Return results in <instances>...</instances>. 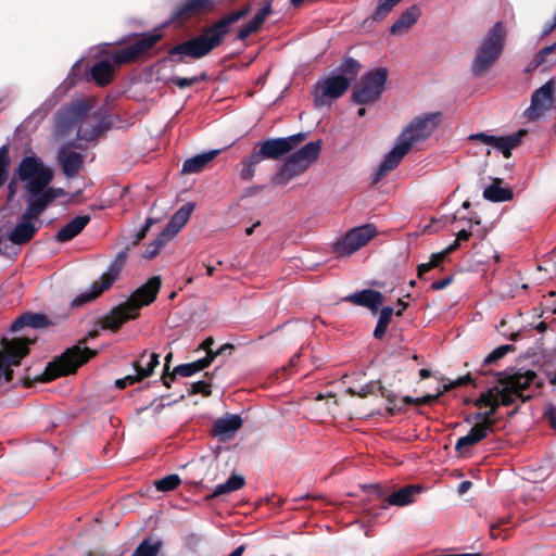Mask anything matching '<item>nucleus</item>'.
I'll return each instance as SVG.
<instances>
[{
    "instance_id": "obj_1",
    "label": "nucleus",
    "mask_w": 556,
    "mask_h": 556,
    "mask_svg": "<svg viewBox=\"0 0 556 556\" xmlns=\"http://www.w3.org/2000/svg\"><path fill=\"white\" fill-rule=\"evenodd\" d=\"M17 176L25 182L26 203L30 215L43 213L55 199L65 195L64 189L50 186L53 172L37 155L22 159Z\"/></svg>"
},
{
    "instance_id": "obj_2",
    "label": "nucleus",
    "mask_w": 556,
    "mask_h": 556,
    "mask_svg": "<svg viewBox=\"0 0 556 556\" xmlns=\"http://www.w3.org/2000/svg\"><path fill=\"white\" fill-rule=\"evenodd\" d=\"M249 12L250 8L244 7L220 17L211 26L205 27L200 35L169 49V59L173 62H182L185 56L201 59L222 45L224 38L230 31L231 25L245 17Z\"/></svg>"
},
{
    "instance_id": "obj_3",
    "label": "nucleus",
    "mask_w": 556,
    "mask_h": 556,
    "mask_svg": "<svg viewBox=\"0 0 556 556\" xmlns=\"http://www.w3.org/2000/svg\"><path fill=\"white\" fill-rule=\"evenodd\" d=\"M541 381L533 370L518 371L501 382V386L481 393L476 405L492 406L496 410L500 405H511L517 400L525 402L538 391Z\"/></svg>"
},
{
    "instance_id": "obj_4",
    "label": "nucleus",
    "mask_w": 556,
    "mask_h": 556,
    "mask_svg": "<svg viewBox=\"0 0 556 556\" xmlns=\"http://www.w3.org/2000/svg\"><path fill=\"white\" fill-rule=\"evenodd\" d=\"M90 100H78L64 105L55 115V134L65 136L74 128L79 140L91 141L105 130L100 116L91 113Z\"/></svg>"
},
{
    "instance_id": "obj_5",
    "label": "nucleus",
    "mask_w": 556,
    "mask_h": 556,
    "mask_svg": "<svg viewBox=\"0 0 556 556\" xmlns=\"http://www.w3.org/2000/svg\"><path fill=\"white\" fill-rule=\"evenodd\" d=\"M160 288V276L151 277L144 285L132 292L125 303L114 307L104 316L102 327L115 331L126 321L135 319L141 307L151 304L156 299Z\"/></svg>"
},
{
    "instance_id": "obj_6",
    "label": "nucleus",
    "mask_w": 556,
    "mask_h": 556,
    "mask_svg": "<svg viewBox=\"0 0 556 556\" xmlns=\"http://www.w3.org/2000/svg\"><path fill=\"white\" fill-rule=\"evenodd\" d=\"M161 34L152 33L137 39L134 43L111 54L109 59L93 64L90 70L92 79L100 86L108 85L113 77L115 66L128 63L150 50L160 39Z\"/></svg>"
},
{
    "instance_id": "obj_7",
    "label": "nucleus",
    "mask_w": 556,
    "mask_h": 556,
    "mask_svg": "<svg viewBox=\"0 0 556 556\" xmlns=\"http://www.w3.org/2000/svg\"><path fill=\"white\" fill-rule=\"evenodd\" d=\"M505 40V27L502 22H496L476 49L470 66L475 76L485 74L495 64L504 50Z\"/></svg>"
},
{
    "instance_id": "obj_8",
    "label": "nucleus",
    "mask_w": 556,
    "mask_h": 556,
    "mask_svg": "<svg viewBox=\"0 0 556 556\" xmlns=\"http://www.w3.org/2000/svg\"><path fill=\"white\" fill-rule=\"evenodd\" d=\"M127 260L126 250L119 251L114 260L108 266V269L102 274L99 280L92 282L90 289L77 295L73 304L76 306H80L91 300H94L104 291L110 289L112 285L115 282L117 277L119 276L125 263Z\"/></svg>"
},
{
    "instance_id": "obj_9",
    "label": "nucleus",
    "mask_w": 556,
    "mask_h": 556,
    "mask_svg": "<svg viewBox=\"0 0 556 556\" xmlns=\"http://www.w3.org/2000/svg\"><path fill=\"white\" fill-rule=\"evenodd\" d=\"M93 355L94 352L87 346L75 345L66 350L58 361L47 366L45 377L47 380H51L59 376L73 374Z\"/></svg>"
},
{
    "instance_id": "obj_10",
    "label": "nucleus",
    "mask_w": 556,
    "mask_h": 556,
    "mask_svg": "<svg viewBox=\"0 0 556 556\" xmlns=\"http://www.w3.org/2000/svg\"><path fill=\"white\" fill-rule=\"evenodd\" d=\"M441 123V113H426L416 116L399 135V139L410 150L428 139Z\"/></svg>"
},
{
    "instance_id": "obj_11",
    "label": "nucleus",
    "mask_w": 556,
    "mask_h": 556,
    "mask_svg": "<svg viewBox=\"0 0 556 556\" xmlns=\"http://www.w3.org/2000/svg\"><path fill=\"white\" fill-rule=\"evenodd\" d=\"M29 338L3 339L0 350V381L10 382L12 380V366H18L21 359L29 352Z\"/></svg>"
},
{
    "instance_id": "obj_12",
    "label": "nucleus",
    "mask_w": 556,
    "mask_h": 556,
    "mask_svg": "<svg viewBox=\"0 0 556 556\" xmlns=\"http://www.w3.org/2000/svg\"><path fill=\"white\" fill-rule=\"evenodd\" d=\"M387 76V70L383 67L366 72L353 91L354 102L367 104L378 100L384 89Z\"/></svg>"
},
{
    "instance_id": "obj_13",
    "label": "nucleus",
    "mask_w": 556,
    "mask_h": 556,
    "mask_svg": "<svg viewBox=\"0 0 556 556\" xmlns=\"http://www.w3.org/2000/svg\"><path fill=\"white\" fill-rule=\"evenodd\" d=\"M376 228L372 225H364L351 229L333 245L337 256H349L359 250L374 238Z\"/></svg>"
},
{
    "instance_id": "obj_14",
    "label": "nucleus",
    "mask_w": 556,
    "mask_h": 556,
    "mask_svg": "<svg viewBox=\"0 0 556 556\" xmlns=\"http://www.w3.org/2000/svg\"><path fill=\"white\" fill-rule=\"evenodd\" d=\"M350 86V79L340 75H330L320 79L314 91V102L316 106H324L329 103V100L341 97Z\"/></svg>"
},
{
    "instance_id": "obj_15",
    "label": "nucleus",
    "mask_w": 556,
    "mask_h": 556,
    "mask_svg": "<svg viewBox=\"0 0 556 556\" xmlns=\"http://www.w3.org/2000/svg\"><path fill=\"white\" fill-rule=\"evenodd\" d=\"M489 410L485 413H477L475 415V419L477 420L476 425L470 429V431L460 437L456 444L455 450L460 452L468 446L475 445L481 440H483L494 428L495 420L493 418L495 414V409L492 406H488Z\"/></svg>"
},
{
    "instance_id": "obj_16",
    "label": "nucleus",
    "mask_w": 556,
    "mask_h": 556,
    "mask_svg": "<svg viewBox=\"0 0 556 556\" xmlns=\"http://www.w3.org/2000/svg\"><path fill=\"white\" fill-rule=\"evenodd\" d=\"M555 83L549 79L542 87L536 89L531 96L530 106L525 111V116L530 121H535L544 115L555 101Z\"/></svg>"
},
{
    "instance_id": "obj_17",
    "label": "nucleus",
    "mask_w": 556,
    "mask_h": 556,
    "mask_svg": "<svg viewBox=\"0 0 556 556\" xmlns=\"http://www.w3.org/2000/svg\"><path fill=\"white\" fill-rule=\"evenodd\" d=\"M305 138L303 132H299L289 137L268 139L258 143L257 151L264 159L276 160L283 154L289 153L294 147L302 142Z\"/></svg>"
},
{
    "instance_id": "obj_18",
    "label": "nucleus",
    "mask_w": 556,
    "mask_h": 556,
    "mask_svg": "<svg viewBox=\"0 0 556 556\" xmlns=\"http://www.w3.org/2000/svg\"><path fill=\"white\" fill-rule=\"evenodd\" d=\"M159 365V354L144 351L139 359L134 362L135 375H127L123 379L116 380V387L124 389L128 386H132L142 379L150 377L154 368Z\"/></svg>"
},
{
    "instance_id": "obj_19",
    "label": "nucleus",
    "mask_w": 556,
    "mask_h": 556,
    "mask_svg": "<svg viewBox=\"0 0 556 556\" xmlns=\"http://www.w3.org/2000/svg\"><path fill=\"white\" fill-rule=\"evenodd\" d=\"M41 214L42 213H38L36 215L28 214V205H27L25 212L22 215L21 220L10 231L8 239L13 244H18V245L29 242L35 237V235L38 230L37 222Z\"/></svg>"
},
{
    "instance_id": "obj_20",
    "label": "nucleus",
    "mask_w": 556,
    "mask_h": 556,
    "mask_svg": "<svg viewBox=\"0 0 556 556\" xmlns=\"http://www.w3.org/2000/svg\"><path fill=\"white\" fill-rule=\"evenodd\" d=\"M409 152L407 144L396 139L395 146L386 154L374 173L372 182L380 181L388 173L397 167L402 159Z\"/></svg>"
},
{
    "instance_id": "obj_21",
    "label": "nucleus",
    "mask_w": 556,
    "mask_h": 556,
    "mask_svg": "<svg viewBox=\"0 0 556 556\" xmlns=\"http://www.w3.org/2000/svg\"><path fill=\"white\" fill-rule=\"evenodd\" d=\"M58 161L66 177H75L84 164V155L76 152L71 144H63L58 152Z\"/></svg>"
},
{
    "instance_id": "obj_22",
    "label": "nucleus",
    "mask_w": 556,
    "mask_h": 556,
    "mask_svg": "<svg viewBox=\"0 0 556 556\" xmlns=\"http://www.w3.org/2000/svg\"><path fill=\"white\" fill-rule=\"evenodd\" d=\"M215 8L214 0H186L173 13L175 20H188Z\"/></svg>"
},
{
    "instance_id": "obj_23",
    "label": "nucleus",
    "mask_w": 556,
    "mask_h": 556,
    "mask_svg": "<svg viewBox=\"0 0 556 556\" xmlns=\"http://www.w3.org/2000/svg\"><path fill=\"white\" fill-rule=\"evenodd\" d=\"M214 361V355H206L205 357L198 359L192 363L178 365L174 368V371L172 374H164L162 377L164 386L167 388L170 387V381L175 378L176 375H179L181 377H190L194 375L195 372H199L206 367H208L212 362Z\"/></svg>"
},
{
    "instance_id": "obj_24",
    "label": "nucleus",
    "mask_w": 556,
    "mask_h": 556,
    "mask_svg": "<svg viewBox=\"0 0 556 556\" xmlns=\"http://www.w3.org/2000/svg\"><path fill=\"white\" fill-rule=\"evenodd\" d=\"M194 210V204L188 202L179 207L175 214L170 217L166 227L162 231L163 237H166L168 240H172L187 224L192 212Z\"/></svg>"
},
{
    "instance_id": "obj_25",
    "label": "nucleus",
    "mask_w": 556,
    "mask_h": 556,
    "mask_svg": "<svg viewBox=\"0 0 556 556\" xmlns=\"http://www.w3.org/2000/svg\"><path fill=\"white\" fill-rule=\"evenodd\" d=\"M306 170L300 162L290 154L278 172L275 174L273 181L275 185H286L294 177L300 176Z\"/></svg>"
},
{
    "instance_id": "obj_26",
    "label": "nucleus",
    "mask_w": 556,
    "mask_h": 556,
    "mask_svg": "<svg viewBox=\"0 0 556 556\" xmlns=\"http://www.w3.org/2000/svg\"><path fill=\"white\" fill-rule=\"evenodd\" d=\"M306 170L300 162L290 154L278 172L275 174L273 181L275 185H286L294 177L300 176Z\"/></svg>"
},
{
    "instance_id": "obj_27",
    "label": "nucleus",
    "mask_w": 556,
    "mask_h": 556,
    "mask_svg": "<svg viewBox=\"0 0 556 556\" xmlns=\"http://www.w3.org/2000/svg\"><path fill=\"white\" fill-rule=\"evenodd\" d=\"M306 170L300 162L290 154L278 172L275 174L273 181L275 185H286L294 177L300 176Z\"/></svg>"
},
{
    "instance_id": "obj_28",
    "label": "nucleus",
    "mask_w": 556,
    "mask_h": 556,
    "mask_svg": "<svg viewBox=\"0 0 556 556\" xmlns=\"http://www.w3.org/2000/svg\"><path fill=\"white\" fill-rule=\"evenodd\" d=\"M242 418L239 415H227L214 421L213 432L223 440L230 439L241 428Z\"/></svg>"
},
{
    "instance_id": "obj_29",
    "label": "nucleus",
    "mask_w": 556,
    "mask_h": 556,
    "mask_svg": "<svg viewBox=\"0 0 556 556\" xmlns=\"http://www.w3.org/2000/svg\"><path fill=\"white\" fill-rule=\"evenodd\" d=\"M420 15L421 10L418 5L407 8L391 26V34L396 36L406 34L418 22Z\"/></svg>"
},
{
    "instance_id": "obj_30",
    "label": "nucleus",
    "mask_w": 556,
    "mask_h": 556,
    "mask_svg": "<svg viewBox=\"0 0 556 556\" xmlns=\"http://www.w3.org/2000/svg\"><path fill=\"white\" fill-rule=\"evenodd\" d=\"M344 300L355 305L364 306L372 312H376L382 303V294L376 290L365 289L349 294Z\"/></svg>"
},
{
    "instance_id": "obj_31",
    "label": "nucleus",
    "mask_w": 556,
    "mask_h": 556,
    "mask_svg": "<svg viewBox=\"0 0 556 556\" xmlns=\"http://www.w3.org/2000/svg\"><path fill=\"white\" fill-rule=\"evenodd\" d=\"M89 222L90 217L88 215L74 217L72 220L60 228L55 235V240L59 242H67L72 240L83 231Z\"/></svg>"
},
{
    "instance_id": "obj_32",
    "label": "nucleus",
    "mask_w": 556,
    "mask_h": 556,
    "mask_svg": "<svg viewBox=\"0 0 556 556\" xmlns=\"http://www.w3.org/2000/svg\"><path fill=\"white\" fill-rule=\"evenodd\" d=\"M525 135L526 130L521 129L507 136H495L491 147L502 152L505 157H509L511 155V150L521 143L522 137Z\"/></svg>"
},
{
    "instance_id": "obj_33",
    "label": "nucleus",
    "mask_w": 556,
    "mask_h": 556,
    "mask_svg": "<svg viewBox=\"0 0 556 556\" xmlns=\"http://www.w3.org/2000/svg\"><path fill=\"white\" fill-rule=\"evenodd\" d=\"M321 151V141H311L303 146L298 151L293 152L292 155L296 159L304 168H308L319 156Z\"/></svg>"
},
{
    "instance_id": "obj_34",
    "label": "nucleus",
    "mask_w": 556,
    "mask_h": 556,
    "mask_svg": "<svg viewBox=\"0 0 556 556\" xmlns=\"http://www.w3.org/2000/svg\"><path fill=\"white\" fill-rule=\"evenodd\" d=\"M321 151V141H311L303 146L298 151L293 152L292 155L296 159L304 168H308L319 156Z\"/></svg>"
},
{
    "instance_id": "obj_35",
    "label": "nucleus",
    "mask_w": 556,
    "mask_h": 556,
    "mask_svg": "<svg viewBox=\"0 0 556 556\" xmlns=\"http://www.w3.org/2000/svg\"><path fill=\"white\" fill-rule=\"evenodd\" d=\"M219 153V150H211L205 153L194 155L193 157L187 159L182 164L181 172L184 174H193L201 172L215 156Z\"/></svg>"
},
{
    "instance_id": "obj_36",
    "label": "nucleus",
    "mask_w": 556,
    "mask_h": 556,
    "mask_svg": "<svg viewBox=\"0 0 556 556\" xmlns=\"http://www.w3.org/2000/svg\"><path fill=\"white\" fill-rule=\"evenodd\" d=\"M421 492L420 485H406L389 495L388 502L395 506H405L414 502L415 495Z\"/></svg>"
},
{
    "instance_id": "obj_37",
    "label": "nucleus",
    "mask_w": 556,
    "mask_h": 556,
    "mask_svg": "<svg viewBox=\"0 0 556 556\" xmlns=\"http://www.w3.org/2000/svg\"><path fill=\"white\" fill-rule=\"evenodd\" d=\"M378 388L381 391V395L388 400L389 405H388L387 409L391 415H394L395 413L403 410L407 405L422 404V403L428 402V397L413 399L410 396H404L401 399L400 402H397L395 400V395H393L391 393L387 394L381 386H378Z\"/></svg>"
},
{
    "instance_id": "obj_38",
    "label": "nucleus",
    "mask_w": 556,
    "mask_h": 556,
    "mask_svg": "<svg viewBox=\"0 0 556 556\" xmlns=\"http://www.w3.org/2000/svg\"><path fill=\"white\" fill-rule=\"evenodd\" d=\"M48 325L47 317L42 314H25L20 316L11 325L12 331H18L23 327H30L34 329L43 328Z\"/></svg>"
},
{
    "instance_id": "obj_39",
    "label": "nucleus",
    "mask_w": 556,
    "mask_h": 556,
    "mask_svg": "<svg viewBox=\"0 0 556 556\" xmlns=\"http://www.w3.org/2000/svg\"><path fill=\"white\" fill-rule=\"evenodd\" d=\"M263 161V157L257 151V147H254L250 155L243 157L241 161L240 178L242 180H251L255 175V167Z\"/></svg>"
},
{
    "instance_id": "obj_40",
    "label": "nucleus",
    "mask_w": 556,
    "mask_h": 556,
    "mask_svg": "<svg viewBox=\"0 0 556 556\" xmlns=\"http://www.w3.org/2000/svg\"><path fill=\"white\" fill-rule=\"evenodd\" d=\"M500 180H495L483 191V198L491 202H505L513 199V191L509 188L501 187Z\"/></svg>"
},
{
    "instance_id": "obj_41",
    "label": "nucleus",
    "mask_w": 556,
    "mask_h": 556,
    "mask_svg": "<svg viewBox=\"0 0 556 556\" xmlns=\"http://www.w3.org/2000/svg\"><path fill=\"white\" fill-rule=\"evenodd\" d=\"M245 481L242 476L239 475H231L226 482L217 484L214 489L212 494L208 496L211 497H217L224 494H228L231 492H235L239 489H241L244 485Z\"/></svg>"
},
{
    "instance_id": "obj_42",
    "label": "nucleus",
    "mask_w": 556,
    "mask_h": 556,
    "mask_svg": "<svg viewBox=\"0 0 556 556\" xmlns=\"http://www.w3.org/2000/svg\"><path fill=\"white\" fill-rule=\"evenodd\" d=\"M161 546L160 540L148 538L138 545L131 556H157Z\"/></svg>"
},
{
    "instance_id": "obj_43",
    "label": "nucleus",
    "mask_w": 556,
    "mask_h": 556,
    "mask_svg": "<svg viewBox=\"0 0 556 556\" xmlns=\"http://www.w3.org/2000/svg\"><path fill=\"white\" fill-rule=\"evenodd\" d=\"M394 313L393 307L386 306L381 309L379 319L377 321L376 328L374 330V336L377 339L383 338L387 332L388 326Z\"/></svg>"
},
{
    "instance_id": "obj_44",
    "label": "nucleus",
    "mask_w": 556,
    "mask_h": 556,
    "mask_svg": "<svg viewBox=\"0 0 556 556\" xmlns=\"http://www.w3.org/2000/svg\"><path fill=\"white\" fill-rule=\"evenodd\" d=\"M401 0H378V4L371 14L374 21L384 18Z\"/></svg>"
},
{
    "instance_id": "obj_45",
    "label": "nucleus",
    "mask_w": 556,
    "mask_h": 556,
    "mask_svg": "<svg viewBox=\"0 0 556 556\" xmlns=\"http://www.w3.org/2000/svg\"><path fill=\"white\" fill-rule=\"evenodd\" d=\"M181 480L178 475H168L162 479H159L154 482V485L156 490L161 492H168L175 490L179 484Z\"/></svg>"
},
{
    "instance_id": "obj_46",
    "label": "nucleus",
    "mask_w": 556,
    "mask_h": 556,
    "mask_svg": "<svg viewBox=\"0 0 556 556\" xmlns=\"http://www.w3.org/2000/svg\"><path fill=\"white\" fill-rule=\"evenodd\" d=\"M169 240L166 237H163L161 232L155 240L149 243L143 252V257L146 260H152L154 256L159 254L161 249L168 242Z\"/></svg>"
},
{
    "instance_id": "obj_47",
    "label": "nucleus",
    "mask_w": 556,
    "mask_h": 556,
    "mask_svg": "<svg viewBox=\"0 0 556 556\" xmlns=\"http://www.w3.org/2000/svg\"><path fill=\"white\" fill-rule=\"evenodd\" d=\"M270 10V3H267L258 10V12L253 16V18L249 23H247L248 27L252 30L253 34L258 31V29L265 22L266 17L269 15Z\"/></svg>"
},
{
    "instance_id": "obj_48",
    "label": "nucleus",
    "mask_w": 556,
    "mask_h": 556,
    "mask_svg": "<svg viewBox=\"0 0 556 556\" xmlns=\"http://www.w3.org/2000/svg\"><path fill=\"white\" fill-rule=\"evenodd\" d=\"M270 10V3H267L258 10V12L253 16V18L249 23H247L248 27L252 30L253 34L258 31V29L265 22L266 17L269 15Z\"/></svg>"
},
{
    "instance_id": "obj_49",
    "label": "nucleus",
    "mask_w": 556,
    "mask_h": 556,
    "mask_svg": "<svg viewBox=\"0 0 556 556\" xmlns=\"http://www.w3.org/2000/svg\"><path fill=\"white\" fill-rule=\"evenodd\" d=\"M513 350V345L504 344L497 346L493 350L489 355H486L483 359V365H491L496 363L498 359L503 358L509 351Z\"/></svg>"
},
{
    "instance_id": "obj_50",
    "label": "nucleus",
    "mask_w": 556,
    "mask_h": 556,
    "mask_svg": "<svg viewBox=\"0 0 556 556\" xmlns=\"http://www.w3.org/2000/svg\"><path fill=\"white\" fill-rule=\"evenodd\" d=\"M58 102L56 96L50 97L33 113V116L39 117V119L45 118Z\"/></svg>"
},
{
    "instance_id": "obj_51",
    "label": "nucleus",
    "mask_w": 556,
    "mask_h": 556,
    "mask_svg": "<svg viewBox=\"0 0 556 556\" xmlns=\"http://www.w3.org/2000/svg\"><path fill=\"white\" fill-rule=\"evenodd\" d=\"M359 63L352 59V58H349V59H345L343 61V63L341 64L340 68L341 71L343 72V74H346L349 75V79L350 81L357 75V72L359 70Z\"/></svg>"
},
{
    "instance_id": "obj_52",
    "label": "nucleus",
    "mask_w": 556,
    "mask_h": 556,
    "mask_svg": "<svg viewBox=\"0 0 556 556\" xmlns=\"http://www.w3.org/2000/svg\"><path fill=\"white\" fill-rule=\"evenodd\" d=\"M506 523L505 519H502L498 523H493L490 526V535L492 539L501 538L503 534V539L507 538L508 529L503 528V530H500L502 526Z\"/></svg>"
},
{
    "instance_id": "obj_53",
    "label": "nucleus",
    "mask_w": 556,
    "mask_h": 556,
    "mask_svg": "<svg viewBox=\"0 0 556 556\" xmlns=\"http://www.w3.org/2000/svg\"><path fill=\"white\" fill-rule=\"evenodd\" d=\"M443 261H439V258H435V253H433L428 263H422L418 266V276L422 277L426 273H428L430 269L437 267Z\"/></svg>"
},
{
    "instance_id": "obj_54",
    "label": "nucleus",
    "mask_w": 556,
    "mask_h": 556,
    "mask_svg": "<svg viewBox=\"0 0 556 556\" xmlns=\"http://www.w3.org/2000/svg\"><path fill=\"white\" fill-rule=\"evenodd\" d=\"M543 417L551 427L556 428V407L553 404L549 403L545 406Z\"/></svg>"
},
{
    "instance_id": "obj_55",
    "label": "nucleus",
    "mask_w": 556,
    "mask_h": 556,
    "mask_svg": "<svg viewBox=\"0 0 556 556\" xmlns=\"http://www.w3.org/2000/svg\"><path fill=\"white\" fill-rule=\"evenodd\" d=\"M494 138H495V136L488 135L484 132L472 134L468 137L469 140L479 141L486 146H492Z\"/></svg>"
},
{
    "instance_id": "obj_56",
    "label": "nucleus",
    "mask_w": 556,
    "mask_h": 556,
    "mask_svg": "<svg viewBox=\"0 0 556 556\" xmlns=\"http://www.w3.org/2000/svg\"><path fill=\"white\" fill-rule=\"evenodd\" d=\"M172 81L177 87L184 89V88L192 86L197 81V78L195 77H174L172 79Z\"/></svg>"
},
{
    "instance_id": "obj_57",
    "label": "nucleus",
    "mask_w": 556,
    "mask_h": 556,
    "mask_svg": "<svg viewBox=\"0 0 556 556\" xmlns=\"http://www.w3.org/2000/svg\"><path fill=\"white\" fill-rule=\"evenodd\" d=\"M154 223H155V220L151 217L146 219L144 225L138 231V233L136 236V242L141 241L147 236L148 231L150 230V228L153 226Z\"/></svg>"
},
{
    "instance_id": "obj_58",
    "label": "nucleus",
    "mask_w": 556,
    "mask_h": 556,
    "mask_svg": "<svg viewBox=\"0 0 556 556\" xmlns=\"http://www.w3.org/2000/svg\"><path fill=\"white\" fill-rule=\"evenodd\" d=\"M459 242L460 241L455 239L454 242L450 244L446 249L439 253H435V258H439V261H444L450 253L454 252L459 247Z\"/></svg>"
},
{
    "instance_id": "obj_59",
    "label": "nucleus",
    "mask_w": 556,
    "mask_h": 556,
    "mask_svg": "<svg viewBox=\"0 0 556 556\" xmlns=\"http://www.w3.org/2000/svg\"><path fill=\"white\" fill-rule=\"evenodd\" d=\"M377 387V383L371 381L365 386H363L359 391L355 392L353 391L352 389H350V392L353 393V394H357L362 397H365L367 396L368 394L372 393L374 392V389Z\"/></svg>"
},
{
    "instance_id": "obj_60",
    "label": "nucleus",
    "mask_w": 556,
    "mask_h": 556,
    "mask_svg": "<svg viewBox=\"0 0 556 556\" xmlns=\"http://www.w3.org/2000/svg\"><path fill=\"white\" fill-rule=\"evenodd\" d=\"M192 388L194 393H202L204 395L211 394V386L205 381H198Z\"/></svg>"
},
{
    "instance_id": "obj_61",
    "label": "nucleus",
    "mask_w": 556,
    "mask_h": 556,
    "mask_svg": "<svg viewBox=\"0 0 556 556\" xmlns=\"http://www.w3.org/2000/svg\"><path fill=\"white\" fill-rule=\"evenodd\" d=\"M0 166H9V149L7 146L0 148Z\"/></svg>"
},
{
    "instance_id": "obj_62",
    "label": "nucleus",
    "mask_w": 556,
    "mask_h": 556,
    "mask_svg": "<svg viewBox=\"0 0 556 556\" xmlns=\"http://www.w3.org/2000/svg\"><path fill=\"white\" fill-rule=\"evenodd\" d=\"M252 30L248 27V25H243L242 27H240V29L238 30V34H237V39L238 40H245L247 38H249L251 35H252Z\"/></svg>"
},
{
    "instance_id": "obj_63",
    "label": "nucleus",
    "mask_w": 556,
    "mask_h": 556,
    "mask_svg": "<svg viewBox=\"0 0 556 556\" xmlns=\"http://www.w3.org/2000/svg\"><path fill=\"white\" fill-rule=\"evenodd\" d=\"M214 344V339L212 337L206 338L203 343L201 344V348L207 352L206 355H213L214 352H212L211 348Z\"/></svg>"
},
{
    "instance_id": "obj_64",
    "label": "nucleus",
    "mask_w": 556,
    "mask_h": 556,
    "mask_svg": "<svg viewBox=\"0 0 556 556\" xmlns=\"http://www.w3.org/2000/svg\"><path fill=\"white\" fill-rule=\"evenodd\" d=\"M451 282V278H445L443 280H439V281H434L431 287L432 289L434 290H442L444 289L446 286H448V283Z\"/></svg>"
}]
</instances>
